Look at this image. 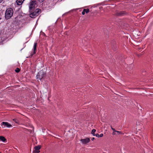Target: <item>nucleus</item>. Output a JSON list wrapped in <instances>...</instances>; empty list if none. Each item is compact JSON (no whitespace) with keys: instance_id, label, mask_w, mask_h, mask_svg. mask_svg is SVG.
<instances>
[{"instance_id":"nucleus-26","label":"nucleus","mask_w":153,"mask_h":153,"mask_svg":"<svg viewBox=\"0 0 153 153\" xmlns=\"http://www.w3.org/2000/svg\"><path fill=\"white\" fill-rule=\"evenodd\" d=\"M3 0H0V3H1Z\"/></svg>"},{"instance_id":"nucleus-8","label":"nucleus","mask_w":153,"mask_h":153,"mask_svg":"<svg viewBox=\"0 0 153 153\" xmlns=\"http://www.w3.org/2000/svg\"><path fill=\"white\" fill-rule=\"evenodd\" d=\"M32 13L30 14V17L31 18H34L35 16H38L36 15V13L35 11L33 12H31Z\"/></svg>"},{"instance_id":"nucleus-5","label":"nucleus","mask_w":153,"mask_h":153,"mask_svg":"<svg viewBox=\"0 0 153 153\" xmlns=\"http://www.w3.org/2000/svg\"><path fill=\"white\" fill-rule=\"evenodd\" d=\"M90 141V139L89 138H86L84 139H81L80 141L83 144H86L89 142Z\"/></svg>"},{"instance_id":"nucleus-3","label":"nucleus","mask_w":153,"mask_h":153,"mask_svg":"<svg viewBox=\"0 0 153 153\" xmlns=\"http://www.w3.org/2000/svg\"><path fill=\"white\" fill-rule=\"evenodd\" d=\"M36 4V1H33L30 2V3L29 9L30 12H32L33 9H34L35 5Z\"/></svg>"},{"instance_id":"nucleus-23","label":"nucleus","mask_w":153,"mask_h":153,"mask_svg":"<svg viewBox=\"0 0 153 153\" xmlns=\"http://www.w3.org/2000/svg\"><path fill=\"white\" fill-rule=\"evenodd\" d=\"M45 0H39V1L40 2H43Z\"/></svg>"},{"instance_id":"nucleus-18","label":"nucleus","mask_w":153,"mask_h":153,"mask_svg":"<svg viewBox=\"0 0 153 153\" xmlns=\"http://www.w3.org/2000/svg\"><path fill=\"white\" fill-rule=\"evenodd\" d=\"M13 120L16 123H18V120L16 119H13Z\"/></svg>"},{"instance_id":"nucleus-6","label":"nucleus","mask_w":153,"mask_h":153,"mask_svg":"<svg viewBox=\"0 0 153 153\" xmlns=\"http://www.w3.org/2000/svg\"><path fill=\"white\" fill-rule=\"evenodd\" d=\"M136 125L137 127V129H138V130H140L142 127V124L139 122H137Z\"/></svg>"},{"instance_id":"nucleus-13","label":"nucleus","mask_w":153,"mask_h":153,"mask_svg":"<svg viewBox=\"0 0 153 153\" xmlns=\"http://www.w3.org/2000/svg\"><path fill=\"white\" fill-rule=\"evenodd\" d=\"M96 130L95 129H93L91 131V133L94 136H96L95 132H96Z\"/></svg>"},{"instance_id":"nucleus-29","label":"nucleus","mask_w":153,"mask_h":153,"mask_svg":"<svg viewBox=\"0 0 153 153\" xmlns=\"http://www.w3.org/2000/svg\"><path fill=\"white\" fill-rule=\"evenodd\" d=\"M1 19V18H0V20Z\"/></svg>"},{"instance_id":"nucleus-30","label":"nucleus","mask_w":153,"mask_h":153,"mask_svg":"<svg viewBox=\"0 0 153 153\" xmlns=\"http://www.w3.org/2000/svg\"><path fill=\"white\" fill-rule=\"evenodd\" d=\"M0 153H1V152H0Z\"/></svg>"},{"instance_id":"nucleus-17","label":"nucleus","mask_w":153,"mask_h":153,"mask_svg":"<svg viewBox=\"0 0 153 153\" xmlns=\"http://www.w3.org/2000/svg\"><path fill=\"white\" fill-rule=\"evenodd\" d=\"M40 152V151L38 150H35L33 152V153H39Z\"/></svg>"},{"instance_id":"nucleus-4","label":"nucleus","mask_w":153,"mask_h":153,"mask_svg":"<svg viewBox=\"0 0 153 153\" xmlns=\"http://www.w3.org/2000/svg\"><path fill=\"white\" fill-rule=\"evenodd\" d=\"M126 13L124 11H117L115 13V15L117 16H121L126 14Z\"/></svg>"},{"instance_id":"nucleus-9","label":"nucleus","mask_w":153,"mask_h":153,"mask_svg":"<svg viewBox=\"0 0 153 153\" xmlns=\"http://www.w3.org/2000/svg\"><path fill=\"white\" fill-rule=\"evenodd\" d=\"M36 47H37V43H35L34 45V46H33V49H34V52L33 53V54H32L31 55V57L32 55L35 54L36 53Z\"/></svg>"},{"instance_id":"nucleus-1","label":"nucleus","mask_w":153,"mask_h":153,"mask_svg":"<svg viewBox=\"0 0 153 153\" xmlns=\"http://www.w3.org/2000/svg\"><path fill=\"white\" fill-rule=\"evenodd\" d=\"M13 9L11 8H7L5 13V17L6 19H8L10 18L13 15Z\"/></svg>"},{"instance_id":"nucleus-19","label":"nucleus","mask_w":153,"mask_h":153,"mask_svg":"<svg viewBox=\"0 0 153 153\" xmlns=\"http://www.w3.org/2000/svg\"><path fill=\"white\" fill-rule=\"evenodd\" d=\"M16 72L17 73L19 72L20 71V69L19 68H17L16 70H15Z\"/></svg>"},{"instance_id":"nucleus-27","label":"nucleus","mask_w":153,"mask_h":153,"mask_svg":"<svg viewBox=\"0 0 153 153\" xmlns=\"http://www.w3.org/2000/svg\"><path fill=\"white\" fill-rule=\"evenodd\" d=\"M141 49V48H139L138 49H139V50H140V49Z\"/></svg>"},{"instance_id":"nucleus-22","label":"nucleus","mask_w":153,"mask_h":153,"mask_svg":"<svg viewBox=\"0 0 153 153\" xmlns=\"http://www.w3.org/2000/svg\"><path fill=\"white\" fill-rule=\"evenodd\" d=\"M85 12L84 11V10H83V11H82V15H84L85 14Z\"/></svg>"},{"instance_id":"nucleus-12","label":"nucleus","mask_w":153,"mask_h":153,"mask_svg":"<svg viewBox=\"0 0 153 153\" xmlns=\"http://www.w3.org/2000/svg\"><path fill=\"white\" fill-rule=\"evenodd\" d=\"M0 140L4 142H5L7 140L5 138V137L2 136H0Z\"/></svg>"},{"instance_id":"nucleus-20","label":"nucleus","mask_w":153,"mask_h":153,"mask_svg":"<svg viewBox=\"0 0 153 153\" xmlns=\"http://www.w3.org/2000/svg\"><path fill=\"white\" fill-rule=\"evenodd\" d=\"M115 132H117V133H118L119 134H121V132L119 131H116H116H115Z\"/></svg>"},{"instance_id":"nucleus-15","label":"nucleus","mask_w":153,"mask_h":153,"mask_svg":"<svg viewBox=\"0 0 153 153\" xmlns=\"http://www.w3.org/2000/svg\"><path fill=\"white\" fill-rule=\"evenodd\" d=\"M103 134H101L100 135H99L98 134H96V136L97 137H102L103 136Z\"/></svg>"},{"instance_id":"nucleus-11","label":"nucleus","mask_w":153,"mask_h":153,"mask_svg":"<svg viewBox=\"0 0 153 153\" xmlns=\"http://www.w3.org/2000/svg\"><path fill=\"white\" fill-rule=\"evenodd\" d=\"M35 12L36 13V15L38 16L39 14L41 13V10L40 9H37L36 10Z\"/></svg>"},{"instance_id":"nucleus-24","label":"nucleus","mask_w":153,"mask_h":153,"mask_svg":"<svg viewBox=\"0 0 153 153\" xmlns=\"http://www.w3.org/2000/svg\"><path fill=\"white\" fill-rule=\"evenodd\" d=\"M115 132H114V131H113V133H112V134L113 135H115V134H116V133H115Z\"/></svg>"},{"instance_id":"nucleus-21","label":"nucleus","mask_w":153,"mask_h":153,"mask_svg":"<svg viewBox=\"0 0 153 153\" xmlns=\"http://www.w3.org/2000/svg\"><path fill=\"white\" fill-rule=\"evenodd\" d=\"M111 129L113 131L115 132V131H116V130L115 129L112 128L111 126Z\"/></svg>"},{"instance_id":"nucleus-16","label":"nucleus","mask_w":153,"mask_h":153,"mask_svg":"<svg viewBox=\"0 0 153 153\" xmlns=\"http://www.w3.org/2000/svg\"><path fill=\"white\" fill-rule=\"evenodd\" d=\"M83 10L86 13H88L89 11V10L88 9H84Z\"/></svg>"},{"instance_id":"nucleus-25","label":"nucleus","mask_w":153,"mask_h":153,"mask_svg":"<svg viewBox=\"0 0 153 153\" xmlns=\"http://www.w3.org/2000/svg\"><path fill=\"white\" fill-rule=\"evenodd\" d=\"M95 139V138L94 137H93L91 139L92 140H94Z\"/></svg>"},{"instance_id":"nucleus-28","label":"nucleus","mask_w":153,"mask_h":153,"mask_svg":"<svg viewBox=\"0 0 153 153\" xmlns=\"http://www.w3.org/2000/svg\"><path fill=\"white\" fill-rule=\"evenodd\" d=\"M138 56H140V55H138Z\"/></svg>"},{"instance_id":"nucleus-14","label":"nucleus","mask_w":153,"mask_h":153,"mask_svg":"<svg viewBox=\"0 0 153 153\" xmlns=\"http://www.w3.org/2000/svg\"><path fill=\"white\" fill-rule=\"evenodd\" d=\"M41 149V146H35L34 147V149L36 150H39Z\"/></svg>"},{"instance_id":"nucleus-7","label":"nucleus","mask_w":153,"mask_h":153,"mask_svg":"<svg viewBox=\"0 0 153 153\" xmlns=\"http://www.w3.org/2000/svg\"><path fill=\"white\" fill-rule=\"evenodd\" d=\"M1 124L2 125H3L4 126H6L7 127H10L12 126V125L11 124H9L8 123L6 122H3Z\"/></svg>"},{"instance_id":"nucleus-10","label":"nucleus","mask_w":153,"mask_h":153,"mask_svg":"<svg viewBox=\"0 0 153 153\" xmlns=\"http://www.w3.org/2000/svg\"><path fill=\"white\" fill-rule=\"evenodd\" d=\"M25 0H17L16 2L18 5H20L22 4L23 2Z\"/></svg>"},{"instance_id":"nucleus-2","label":"nucleus","mask_w":153,"mask_h":153,"mask_svg":"<svg viewBox=\"0 0 153 153\" xmlns=\"http://www.w3.org/2000/svg\"><path fill=\"white\" fill-rule=\"evenodd\" d=\"M46 76V73L42 70H41L36 75V78L38 80H41L43 79Z\"/></svg>"}]
</instances>
